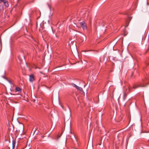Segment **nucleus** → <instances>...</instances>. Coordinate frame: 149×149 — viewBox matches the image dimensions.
Returning <instances> with one entry per match:
<instances>
[{
    "label": "nucleus",
    "mask_w": 149,
    "mask_h": 149,
    "mask_svg": "<svg viewBox=\"0 0 149 149\" xmlns=\"http://www.w3.org/2000/svg\"><path fill=\"white\" fill-rule=\"evenodd\" d=\"M61 137V135H58L56 136L55 138V139L58 140L59 139V138Z\"/></svg>",
    "instance_id": "10"
},
{
    "label": "nucleus",
    "mask_w": 149,
    "mask_h": 149,
    "mask_svg": "<svg viewBox=\"0 0 149 149\" xmlns=\"http://www.w3.org/2000/svg\"><path fill=\"white\" fill-rule=\"evenodd\" d=\"M4 1V0H0V3L1 2H3V1Z\"/></svg>",
    "instance_id": "11"
},
{
    "label": "nucleus",
    "mask_w": 149,
    "mask_h": 149,
    "mask_svg": "<svg viewBox=\"0 0 149 149\" xmlns=\"http://www.w3.org/2000/svg\"><path fill=\"white\" fill-rule=\"evenodd\" d=\"M127 93L126 92H125L124 93V96H123V99L125 100L126 97L127 95Z\"/></svg>",
    "instance_id": "8"
},
{
    "label": "nucleus",
    "mask_w": 149,
    "mask_h": 149,
    "mask_svg": "<svg viewBox=\"0 0 149 149\" xmlns=\"http://www.w3.org/2000/svg\"><path fill=\"white\" fill-rule=\"evenodd\" d=\"M18 123L19 124V126L21 127L22 130V131H23L24 129V127L23 125L21 123H20L19 122H18Z\"/></svg>",
    "instance_id": "7"
},
{
    "label": "nucleus",
    "mask_w": 149,
    "mask_h": 149,
    "mask_svg": "<svg viewBox=\"0 0 149 149\" xmlns=\"http://www.w3.org/2000/svg\"><path fill=\"white\" fill-rule=\"evenodd\" d=\"M70 133L71 134H72V133H73V132H72V131H71Z\"/></svg>",
    "instance_id": "12"
},
{
    "label": "nucleus",
    "mask_w": 149,
    "mask_h": 149,
    "mask_svg": "<svg viewBox=\"0 0 149 149\" xmlns=\"http://www.w3.org/2000/svg\"><path fill=\"white\" fill-rule=\"evenodd\" d=\"M148 47H149V48H148V49H149V45H148Z\"/></svg>",
    "instance_id": "16"
},
{
    "label": "nucleus",
    "mask_w": 149,
    "mask_h": 149,
    "mask_svg": "<svg viewBox=\"0 0 149 149\" xmlns=\"http://www.w3.org/2000/svg\"><path fill=\"white\" fill-rule=\"evenodd\" d=\"M80 24L83 30H86L87 29L86 24L84 22H80Z\"/></svg>",
    "instance_id": "1"
},
{
    "label": "nucleus",
    "mask_w": 149,
    "mask_h": 149,
    "mask_svg": "<svg viewBox=\"0 0 149 149\" xmlns=\"http://www.w3.org/2000/svg\"><path fill=\"white\" fill-rule=\"evenodd\" d=\"M145 86H142L140 84H137V85H135V86H134L133 87V88H134V89H136L138 88H139V87H144Z\"/></svg>",
    "instance_id": "4"
},
{
    "label": "nucleus",
    "mask_w": 149,
    "mask_h": 149,
    "mask_svg": "<svg viewBox=\"0 0 149 149\" xmlns=\"http://www.w3.org/2000/svg\"><path fill=\"white\" fill-rule=\"evenodd\" d=\"M21 91V89L18 87H16L15 89V92H16L17 91L18 92V93H17V94H19ZM17 94V93H16Z\"/></svg>",
    "instance_id": "5"
},
{
    "label": "nucleus",
    "mask_w": 149,
    "mask_h": 149,
    "mask_svg": "<svg viewBox=\"0 0 149 149\" xmlns=\"http://www.w3.org/2000/svg\"><path fill=\"white\" fill-rule=\"evenodd\" d=\"M65 120H65H67V119H66V118H65V120Z\"/></svg>",
    "instance_id": "15"
},
{
    "label": "nucleus",
    "mask_w": 149,
    "mask_h": 149,
    "mask_svg": "<svg viewBox=\"0 0 149 149\" xmlns=\"http://www.w3.org/2000/svg\"><path fill=\"white\" fill-rule=\"evenodd\" d=\"M29 80L30 81L32 82L34 80V76L33 75L31 74L29 76Z\"/></svg>",
    "instance_id": "2"
},
{
    "label": "nucleus",
    "mask_w": 149,
    "mask_h": 149,
    "mask_svg": "<svg viewBox=\"0 0 149 149\" xmlns=\"http://www.w3.org/2000/svg\"><path fill=\"white\" fill-rule=\"evenodd\" d=\"M13 149H14L15 147V142L14 141H13Z\"/></svg>",
    "instance_id": "9"
},
{
    "label": "nucleus",
    "mask_w": 149,
    "mask_h": 149,
    "mask_svg": "<svg viewBox=\"0 0 149 149\" xmlns=\"http://www.w3.org/2000/svg\"><path fill=\"white\" fill-rule=\"evenodd\" d=\"M73 86L75 87L79 91H82V89L81 88L79 87L74 84H73Z\"/></svg>",
    "instance_id": "3"
},
{
    "label": "nucleus",
    "mask_w": 149,
    "mask_h": 149,
    "mask_svg": "<svg viewBox=\"0 0 149 149\" xmlns=\"http://www.w3.org/2000/svg\"><path fill=\"white\" fill-rule=\"evenodd\" d=\"M3 2L4 4V5L6 7H7L9 6V4H8V2L5 1V0H4V1H3Z\"/></svg>",
    "instance_id": "6"
},
{
    "label": "nucleus",
    "mask_w": 149,
    "mask_h": 149,
    "mask_svg": "<svg viewBox=\"0 0 149 149\" xmlns=\"http://www.w3.org/2000/svg\"><path fill=\"white\" fill-rule=\"evenodd\" d=\"M130 88L129 87V91H130Z\"/></svg>",
    "instance_id": "13"
},
{
    "label": "nucleus",
    "mask_w": 149,
    "mask_h": 149,
    "mask_svg": "<svg viewBox=\"0 0 149 149\" xmlns=\"http://www.w3.org/2000/svg\"><path fill=\"white\" fill-rule=\"evenodd\" d=\"M9 81V82L10 83V84L11 83V81Z\"/></svg>",
    "instance_id": "14"
},
{
    "label": "nucleus",
    "mask_w": 149,
    "mask_h": 149,
    "mask_svg": "<svg viewBox=\"0 0 149 149\" xmlns=\"http://www.w3.org/2000/svg\"><path fill=\"white\" fill-rule=\"evenodd\" d=\"M99 144V145H101V144Z\"/></svg>",
    "instance_id": "17"
}]
</instances>
